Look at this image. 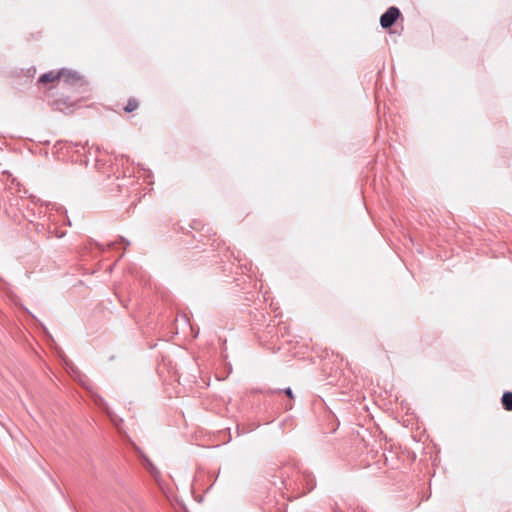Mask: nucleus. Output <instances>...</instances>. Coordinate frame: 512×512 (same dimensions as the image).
<instances>
[{"mask_svg":"<svg viewBox=\"0 0 512 512\" xmlns=\"http://www.w3.org/2000/svg\"><path fill=\"white\" fill-rule=\"evenodd\" d=\"M283 392L290 398V399H293L294 398V395H293V392L291 390V388H286L283 390Z\"/></svg>","mask_w":512,"mask_h":512,"instance_id":"nucleus-10","label":"nucleus"},{"mask_svg":"<svg viewBox=\"0 0 512 512\" xmlns=\"http://www.w3.org/2000/svg\"><path fill=\"white\" fill-rule=\"evenodd\" d=\"M501 402L506 411H512V392L505 391L502 395Z\"/></svg>","mask_w":512,"mask_h":512,"instance_id":"nucleus-4","label":"nucleus"},{"mask_svg":"<svg viewBox=\"0 0 512 512\" xmlns=\"http://www.w3.org/2000/svg\"><path fill=\"white\" fill-rule=\"evenodd\" d=\"M107 416L109 417L110 421L116 426V427H119L120 423L122 422V419L119 418L114 412H112L111 410L108 411L107 413Z\"/></svg>","mask_w":512,"mask_h":512,"instance_id":"nucleus-8","label":"nucleus"},{"mask_svg":"<svg viewBox=\"0 0 512 512\" xmlns=\"http://www.w3.org/2000/svg\"><path fill=\"white\" fill-rule=\"evenodd\" d=\"M138 108V102L136 99H130L126 106L124 107V111L127 113L133 112Z\"/></svg>","mask_w":512,"mask_h":512,"instance_id":"nucleus-7","label":"nucleus"},{"mask_svg":"<svg viewBox=\"0 0 512 512\" xmlns=\"http://www.w3.org/2000/svg\"><path fill=\"white\" fill-rule=\"evenodd\" d=\"M67 83L74 84L80 80V76L76 72H72L65 69V74L62 75Z\"/></svg>","mask_w":512,"mask_h":512,"instance_id":"nucleus-6","label":"nucleus"},{"mask_svg":"<svg viewBox=\"0 0 512 512\" xmlns=\"http://www.w3.org/2000/svg\"><path fill=\"white\" fill-rule=\"evenodd\" d=\"M114 245H115V243H114V242H111V243L107 244L106 246H103V245H98V246H99V248H100L101 250H103V251H104V250H106V249L113 248V247H114Z\"/></svg>","mask_w":512,"mask_h":512,"instance_id":"nucleus-11","label":"nucleus"},{"mask_svg":"<svg viewBox=\"0 0 512 512\" xmlns=\"http://www.w3.org/2000/svg\"><path fill=\"white\" fill-rule=\"evenodd\" d=\"M298 481L300 485L303 486L304 493L312 491L316 487V480L314 475L311 472L303 471L299 477Z\"/></svg>","mask_w":512,"mask_h":512,"instance_id":"nucleus-2","label":"nucleus"},{"mask_svg":"<svg viewBox=\"0 0 512 512\" xmlns=\"http://www.w3.org/2000/svg\"><path fill=\"white\" fill-rule=\"evenodd\" d=\"M65 74V69H61L60 71L58 72H55V71H49L47 73H44L42 74L40 77H39V82L40 83H50V82H54L55 80H58L61 78L62 75Z\"/></svg>","mask_w":512,"mask_h":512,"instance_id":"nucleus-3","label":"nucleus"},{"mask_svg":"<svg viewBox=\"0 0 512 512\" xmlns=\"http://www.w3.org/2000/svg\"><path fill=\"white\" fill-rule=\"evenodd\" d=\"M92 397H93V401H94L95 405H97L101 410H103L105 413L110 411L107 402L105 401V399L102 396H100L98 394H93Z\"/></svg>","mask_w":512,"mask_h":512,"instance_id":"nucleus-5","label":"nucleus"},{"mask_svg":"<svg viewBox=\"0 0 512 512\" xmlns=\"http://www.w3.org/2000/svg\"><path fill=\"white\" fill-rule=\"evenodd\" d=\"M400 15V10L395 6H391L381 15L380 25L384 29L390 28L395 24Z\"/></svg>","mask_w":512,"mask_h":512,"instance_id":"nucleus-1","label":"nucleus"},{"mask_svg":"<svg viewBox=\"0 0 512 512\" xmlns=\"http://www.w3.org/2000/svg\"><path fill=\"white\" fill-rule=\"evenodd\" d=\"M62 104H64V102L61 99L55 100L54 101L55 109L62 111L63 110L62 107H61Z\"/></svg>","mask_w":512,"mask_h":512,"instance_id":"nucleus-9","label":"nucleus"},{"mask_svg":"<svg viewBox=\"0 0 512 512\" xmlns=\"http://www.w3.org/2000/svg\"><path fill=\"white\" fill-rule=\"evenodd\" d=\"M120 242L125 245V248L130 245V241H128L126 238H124L122 236L120 237Z\"/></svg>","mask_w":512,"mask_h":512,"instance_id":"nucleus-12","label":"nucleus"}]
</instances>
